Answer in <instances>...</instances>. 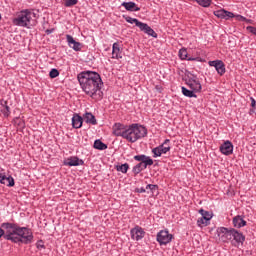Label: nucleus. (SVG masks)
Wrapping results in <instances>:
<instances>
[{"label":"nucleus","mask_w":256,"mask_h":256,"mask_svg":"<svg viewBox=\"0 0 256 256\" xmlns=\"http://www.w3.org/2000/svg\"><path fill=\"white\" fill-rule=\"evenodd\" d=\"M77 79L80 83L82 91H84L91 99H103V80L101 75L94 71H84L78 74Z\"/></svg>","instance_id":"nucleus-1"},{"label":"nucleus","mask_w":256,"mask_h":256,"mask_svg":"<svg viewBox=\"0 0 256 256\" xmlns=\"http://www.w3.org/2000/svg\"><path fill=\"white\" fill-rule=\"evenodd\" d=\"M217 233L223 243H229V241L232 245H243L245 243V235L235 228L220 227L217 229Z\"/></svg>","instance_id":"nucleus-2"},{"label":"nucleus","mask_w":256,"mask_h":256,"mask_svg":"<svg viewBox=\"0 0 256 256\" xmlns=\"http://www.w3.org/2000/svg\"><path fill=\"white\" fill-rule=\"evenodd\" d=\"M143 137H147V128L145 126L140 124L126 126L123 139H126L129 143H135L139 139H143Z\"/></svg>","instance_id":"nucleus-3"},{"label":"nucleus","mask_w":256,"mask_h":256,"mask_svg":"<svg viewBox=\"0 0 256 256\" xmlns=\"http://www.w3.org/2000/svg\"><path fill=\"white\" fill-rule=\"evenodd\" d=\"M35 12L30 10H22L16 18L12 20L13 25H17V27H26L27 29H31L35 22Z\"/></svg>","instance_id":"nucleus-4"},{"label":"nucleus","mask_w":256,"mask_h":256,"mask_svg":"<svg viewBox=\"0 0 256 256\" xmlns=\"http://www.w3.org/2000/svg\"><path fill=\"white\" fill-rule=\"evenodd\" d=\"M13 243H23L24 245L33 243V231L27 227L18 226L16 237H14Z\"/></svg>","instance_id":"nucleus-5"},{"label":"nucleus","mask_w":256,"mask_h":256,"mask_svg":"<svg viewBox=\"0 0 256 256\" xmlns=\"http://www.w3.org/2000/svg\"><path fill=\"white\" fill-rule=\"evenodd\" d=\"M134 160L140 162L133 167L132 171L134 175H139L141 171H145L147 167H151V165H153V159L144 154L134 156Z\"/></svg>","instance_id":"nucleus-6"},{"label":"nucleus","mask_w":256,"mask_h":256,"mask_svg":"<svg viewBox=\"0 0 256 256\" xmlns=\"http://www.w3.org/2000/svg\"><path fill=\"white\" fill-rule=\"evenodd\" d=\"M1 228L4 231V239H6V241H12V243H13V241L17 235L19 226L15 223L4 222L1 224Z\"/></svg>","instance_id":"nucleus-7"},{"label":"nucleus","mask_w":256,"mask_h":256,"mask_svg":"<svg viewBox=\"0 0 256 256\" xmlns=\"http://www.w3.org/2000/svg\"><path fill=\"white\" fill-rule=\"evenodd\" d=\"M185 84L189 89L199 93L202 89L201 82H199V78L192 73H188L185 78Z\"/></svg>","instance_id":"nucleus-8"},{"label":"nucleus","mask_w":256,"mask_h":256,"mask_svg":"<svg viewBox=\"0 0 256 256\" xmlns=\"http://www.w3.org/2000/svg\"><path fill=\"white\" fill-rule=\"evenodd\" d=\"M156 240L159 242V245H168L173 241V234H169L168 230H161L157 233Z\"/></svg>","instance_id":"nucleus-9"},{"label":"nucleus","mask_w":256,"mask_h":256,"mask_svg":"<svg viewBox=\"0 0 256 256\" xmlns=\"http://www.w3.org/2000/svg\"><path fill=\"white\" fill-rule=\"evenodd\" d=\"M84 163L85 162L77 156H70L63 161V165L66 167H79L80 165H84Z\"/></svg>","instance_id":"nucleus-10"},{"label":"nucleus","mask_w":256,"mask_h":256,"mask_svg":"<svg viewBox=\"0 0 256 256\" xmlns=\"http://www.w3.org/2000/svg\"><path fill=\"white\" fill-rule=\"evenodd\" d=\"M130 235L134 241H141L145 237V230L140 226H136L130 230Z\"/></svg>","instance_id":"nucleus-11"},{"label":"nucleus","mask_w":256,"mask_h":256,"mask_svg":"<svg viewBox=\"0 0 256 256\" xmlns=\"http://www.w3.org/2000/svg\"><path fill=\"white\" fill-rule=\"evenodd\" d=\"M66 41L68 43V47L73 49V51H81V49H83V44L75 41V38L69 34L66 35Z\"/></svg>","instance_id":"nucleus-12"},{"label":"nucleus","mask_w":256,"mask_h":256,"mask_svg":"<svg viewBox=\"0 0 256 256\" xmlns=\"http://www.w3.org/2000/svg\"><path fill=\"white\" fill-rule=\"evenodd\" d=\"M209 66L214 67L218 75H225V63L221 60L209 61Z\"/></svg>","instance_id":"nucleus-13"},{"label":"nucleus","mask_w":256,"mask_h":256,"mask_svg":"<svg viewBox=\"0 0 256 256\" xmlns=\"http://www.w3.org/2000/svg\"><path fill=\"white\" fill-rule=\"evenodd\" d=\"M112 130H113V134L116 137L124 138L125 131H127V126H125L121 123H116V124L113 125Z\"/></svg>","instance_id":"nucleus-14"},{"label":"nucleus","mask_w":256,"mask_h":256,"mask_svg":"<svg viewBox=\"0 0 256 256\" xmlns=\"http://www.w3.org/2000/svg\"><path fill=\"white\" fill-rule=\"evenodd\" d=\"M140 31H143V33H146V35H149L150 37H154V39H157V34L153 28L147 25V23H143L139 27Z\"/></svg>","instance_id":"nucleus-15"},{"label":"nucleus","mask_w":256,"mask_h":256,"mask_svg":"<svg viewBox=\"0 0 256 256\" xmlns=\"http://www.w3.org/2000/svg\"><path fill=\"white\" fill-rule=\"evenodd\" d=\"M220 151L223 155H231L233 153V144L230 141L224 142L220 146Z\"/></svg>","instance_id":"nucleus-16"},{"label":"nucleus","mask_w":256,"mask_h":256,"mask_svg":"<svg viewBox=\"0 0 256 256\" xmlns=\"http://www.w3.org/2000/svg\"><path fill=\"white\" fill-rule=\"evenodd\" d=\"M72 127L74 129H81L83 127V117L79 116V114H74L72 117Z\"/></svg>","instance_id":"nucleus-17"},{"label":"nucleus","mask_w":256,"mask_h":256,"mask_svg":"<svg viewBox=\"0 0 256 256\" xmlns=\"http://www.w3.org/2000/svg\"><path fill=\"white\" fill-rule=\"evenodd\" d=\"M0 183L2 185H7V187H15V179L11 176L0 175Z\"/></svg>","instance_id":"nucleus-18"},{"label":"nucleus","mask_w":256,"mask_h":256,"mask_svg":"<svg viewBox=\"0 0 256 256\" xmlns=\"http://www.w3.org/2000/svg\"><path fill=\"white\" fill-rule=\"evenodd\" d=\"M245 225H247V221H245L241 215L235 216L233 218V226L236 229H241V227H245Z\"/></svg>","instance_id":"nucleus-19"},{"label":"nucleus","mask_w":256,"mask_h":256,"mask_svg":"<svg viewBox=\"0 0 256 256\" xmlns=\"http://www.w3.org/2000/svg\"><path fill=\"white\" fill-rule=\"evenodd\" d=\"M121 6L123 8H125L126 11H131V12H133V11H135V12L141 11V8H139V6H137V4L135 2H123L121 4Z\"/></svg>","instance_id":"nucleus-20"},{"label":"nucleus","mask_w":256,"mask_h":256,"mask_svg":"<svg viewBox=\"0 0 256 256\" xmlns=\"http://www.w3.org/2000/svg\"><path fill=\"white\" fill-rule=\"evenodd\" d=\"M123 56H121V47L119 46V43L115 42L112 45V59H122Z\"/></svg>","instance_id":"nucleus-21"},{"label":"nucleus","mask_w":256,"mask_h":256,"mask_svg":"<svg viewBox=\"0 0 256 256\" xmlns=\"http://www.w3.org/2000/svg\"><path fill=\"white\" fill-rule=\"evenodd\" d=\"M83 119L85 123H88L89 125H97V119H95V115H93L91 112H86Z\"/></svg>","instance_id":"nucleus-22"},{"label":"nucleus","mask_w":256,"mask_h":256,"mask_svg":"<svg viewBox=\"0 0 256 256\" xmlns=\"http://www.w3.org/2000/svg\"><path fill=\"white\" fill-rule=\"evenodd\" d=\"M0 113H2L4 117L11 115V108L7 105V101L1 102Z\"/></svg>","instance_id":"nucleus-23"},{"label":"nucleus","mask_w":256,"mask_h":256,"mask_svg":"<svg viewBox=\"0 0 256 256\" xmlns=\"http://www.w3.org/2000/svg\"><path fill=\"white\" fill-rule=\"evenodd\" d=\"M169 143H171V140L166 139L163 144H161L160 147V151L163 154L169 153V151H171V146L169 145Z\"/></svg>","instance_id":"nucleus-24"},{"label":"nucleus","mask_w":256,"mask_h":256,"mask_svg":"<svg viewBox=\"0 0 256 256\" xmlns=\"http://www.w3.org/2000/svg\"><path fill=\"white\" fill-rule=\"evenodd\" d=\"M196 92L194 90H192L191 88L187 89L186 87H182V94L185 97H189V98H197V94H195Z\"/></svg>","instance_id":"nucleus-25"},{"label":"nucleus","mask_w":256,"mask_h":256,"mask_svg":"<svg viewBox=\"0 0 256 256\" xmlns=\"http://www.w3.org/2000/svg\"><path fill=\"white\" fill-rule=\"evenodd\" d=\"M125 21L127 23H130L131 25L135 24L136 27H141V25L143 24V22L139 21L138 19L136 18H132L131 16H126L124 17Z\"/></svg>","instance_id":"nucleus-26"},{"label":"nucleus","mask_w":256,"mask_h":256,"mask_svg":"<svg viewBox=\"0 0 256 256\" xmlns=\"http://www.w3.org/2000/svg\"><path fill=\"white\" fill-rule=\"evenodd\" d=\"M94 149H98L99 151H105V149H107V144L103 143L101 140H95Z\"/></svg>","instance_id":"nucleus-27"},{"label":"nucleus","mask_w":256,"mask_h":256,"mask_svg":"<svg viewBox=\"0 0 256 256\" xmlns=\"http://www.w3.org/2000/svg\"><path fill=\"white\" fill-rule=\"evenodd\" d=\"M198 213H200V215H202V217H204L208 221H211V219H213V214L209 211H206L204 209H200L198 211Z\"/></svg>","instance_id":"nucleus-28"},{"label":"nucleus","mask_w":256,"mask_h":256,"mask_svg":"<svg viewBox=\"0 0 256 256\" xmlns=\"http://www.w3.org/2000/svg\"><path fill=\"white\" fill-rule=\"evenodd\" d=\"M116 171H120V173H127V171H129V164L124 163L122 165H117Z\"/></svg>","instance_id":"nucleus-29"},{"label":"nucleus","mask_w":256,"mask_h":256,"mask_svg":"<svg viewBox=\"0 0 256 256\" xmlns=\"http://www.w3.org/2000/svg\"><path fill=\"white\" fill-rule=\"evenodd\" d=\"M197 225L198 227H207V225H209V221L202 216L198 218Z\"/></svg>","instance_id":"nucleus-30"},{"label":"nucleus","mask_w":256,"mask_h":256,"mask_svg":"<svg viewBox=\"0 0 256 256\" xmlns=\"http://www.w3.org/2000/svg\"><path fill=\"white\" fill-rule=\"evenodd\" d=\"M225 9L214 11L215 17H218V19H225Z\"/></svg>","instance_id":"nucleus-31"},{"label":"nucleus","mask_w":256,"mask_h":256,"mask_svg":"<svg viewBox=\"0 0 256 256\" xmlns=\"http://www.w3.org/2000/svg\"><path fill=\"white\" fill-rule=\"evenodd\" d=\"M213 0H198V5L201 7H210Z\"/></svg>","instance_id":"nucleus-32"},{"label":"nucleus","mask_w":256,"mask_h":256,"mask_svg":"<svg viewBox=\"0 0 256 256\" xmlns=\"http://www.w3.org/2000/svg\"><path fill=\"white\" fill-rule=\"evenodd\" d=\"M152 153L154 158L161 157V155H163V152H161V148L159 146L156 148H153Z\"/></svg>","instance_id":"nucleus-33"},{"label":"nucleus","mask_w":256,"mask_h":256,"mask_svg":"<svg viewBox=\"0 0 256 256\" xmlns=\"http://www.w3.org/2000/svg\"><path fill=\"white\" fill-rule=\"evenodd\" d=\"M157 189H159V186H157L155 184H148L146 186V190H149L152 193V195L155 194V191H157Z\"/></svg>","instance_id":"nucleus-34"},{"label":"nucleus","mask_w":256,"mask_h":256,"mask_svg":"<svg viewBox=\"0 0 256 256\" xmlns=\"http://www.w3.org/2000/svg\"><path fill=\"white\" fill-rule=\"evenodd\" d=\"M79 0H65L64 5L65 7H73V5H77Z\"/></svg>","instance_id":"nucleus-35"},{"label":"nucleus","mask_w":256,"mask_h":256,"mask_svg":"<svg viewBox=\"0 0 256 256\" xmlns=\"http://www.w3.org/2000/svg\"><path fill=\"white\" fill-rule=\"evenodd\" d=\"M51 79H55L56 77H59V70L53 68L49 73Z\"/></svg>","instance_id":"nucleus-36"},{"label":"nucleus","mask_w":256,"mask_h":256,"mask_svg":"<svg viewBox=\"0 0 256 256\" xmlns=\"http://www.w3.org/2000/svg\"><path fill=\"white\" fill-rule=\"evenodd\" d=\"M179 57L180 59H187V49H180Z\"/></svg>","instance_id":"nucleus-37"},{"label":"nucleus","mask_w":256,"mask_h":256,"mask_svg":"<svg viewBox=\"0 0 256 256\" xmlns=\"http://www.w3.org/2000/svg\"><path fill=\"white\" fill-rule=\"evenodd\" d=\"M225 13L226 14H224V19H233V17H235V14H233V12H229L225 10Z\"/></svg>","instance_id":"nucleus-38"},{"label":"nucleus","mask_w":256,"mask_h":256,"mask_svg":"<svg viewBox=\"0 0 256 256\" xmlns=\"http://www.w3.org/2000/svg\"><path fill=\"white\" fill-rule=\"evenodd\" d=\"M36 247H37V249H45V244L43 243V240H39L36 243Z\"/></svg>","instance_id":"nucleus-39"},{"label":"nucleus","mask_w":256,"mask_h":256,"mask_svg":"<svg viewBox=\"0 0 256 256\" xmlns=\"http://www.w3.org/2000/svg\"><path fill=\"white\" fill-rule=\"evenodd\" d=\"M247 31H249V33H252V35L256 36V27L248 26Z\"/></svg>","instance_id":"nucleus-40"},{"label":"nucleus","mask_w":256,"mask_h":256,"mask_svg":"<svg viewBox=\"0 0 256 256\" xmlns=\"http://www.w3.org/2000/svg\"><path fill=\"white\" fill-rule=\"evenodd\" d=\"M250 100H251V107H253V109H255V107H256L255 98L251 97Z\"/></svg>","instance_id":"nucleus-41"},{"label":"nucleus","mask_w":256,"mask_h":256,"mask_svg":"<svg viewBox=\"0 0 256 256\" xmlns=\"http://www.w3.org/2000/svg\"><path fill=\"white\" fill-rule=\"evenodd\" d=\"M5 237V230H3L2 227H0V238Z\"/></svg>","instance_id":"nucleus-42"},{"label":"nucleus","mask_w":256,"mask_h":256,"mask_svg":"<svg viewBox=\"0 0 256 256\" xmlns=\"http://www.w3.org/2000/svg\"><path fill=\"white\" fill-rule=\"evenodd\" d=\"M236 18L238 19V21H245V17L241 15H237Z\"/></svg>","instance_id":"nucleus-43"},{"label":"nucleus","mask_w":256,"mask_h":256,"mask_svg":"<svg viewBox=\"0 0 256 256\" xmlns=\"http://www.w3.org/2000/svg\"><path fill=\"white\" fill-rule=\"evenodd\" d=\"M188 61H197V58H186Z\"/></svg>","instance_id":"nucleus-44"},{"label":"nucleus","mask_w":256,"mask_h":256,"mask_svg":"<svg viewBox=\"0 0 256 256\" xmlns=\"http://www.w3.org/2000/svg\"><path fill=\"white\" fill-rule=\"evenodd\" d=\"M145 188H140V193H145Z\"/></svg>","instance_id":"nucleus-45"},{"label":"nucleus","mask_w":256,"mask_h":256,"mask_svg":"<svg viewBox=\"0 0 256 256\" xmlns=\"http://www.w3.org/2000/svg\"><path fill=\"white\" fill-rule=\"evenodd\" d=\"M46 33L49 35L50 33H53V30H46Z\"/></svg>","instance_id":"nucleus-46"}]
</instances>
